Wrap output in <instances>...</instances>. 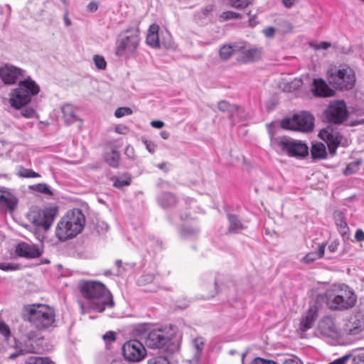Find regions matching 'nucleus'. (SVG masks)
Segmentation results:
<instances>
[{"mask_svg":"<svg viewBox=\"0 0 364 364\" xmlns=\"http://www.w3.org/2000/svg\"><path fill=\"white\" fill-rule=\"evenodd\" d=\"M33 191L51 196L53 192L50 187L46 183H38L32 186Z\"/></svg>","mask_w":364,"mask_h":364,"instance_id":"obj_35","label":"nucleus"},{"mask_svg":"<svg viewBox=\"0 0 364 364\" xmlns=\"http://www.w3.org/2000/svg\"><path fill=\"white\" fill-rule=\"evenodd\" d=\"M311 156L313 159H325L327 156L326 146L322 143H316L311 147Z\"/></svg>","mask_w":364,"mask_h":364,"instance_id":"obj_29","label":"nucleus"},{"mask_svg":"<svg viewBox=\"0 0 364 364\" xmlns=\"http://www.w3.org/2000/svg\"><path fill=\"white\" fill-rule=\"evenodd\" d=\"M39 92V85L31 77H28L23 80H20L18 87L13 90L9 103L16 109H21L28 105L31 97L38 95Z\"/></svg>","mask_w":364,"mask_h":364,"instance_id":"obj_4","label":"nucleus"},{"mask_svg":"<svg viewBox=\"0 0 364 364\" xmlns=\"http://www.w3.org/2000/svg\"><path fill=\"white\" fill-rule=\"evenodd\" d=\"M250 4V0H231L230 5L236 9H243Z\"/></svg>","mask_w":364,"mask_h":364,"instance_id":"obj_41","label":"nucleus"},{"mask_svg":"<svg viewBox=\"0 0 364 364\" xmlns=\"http://www.w3.org/2000/svg\"><path fill=\"white\" fill-rule=\"evenodd\" d=\"M318 136L327 144L330 154L334 155L341 143L342 136L341 134L333 127L328 126L320 131Z\"/></svg>","mask_w":364,"mask_h":364,"instance_id":"obj_14","label":"nucleus"},{"mask_svg":"<svg viewBox=\"0 0 364 364\" xmlns=\"http://www.w3.org/2000/svg\"><path fill=\"white\" fill-rule=\"evenodd\" d=\"M353 364H364V353H360L354 355Z\"/></svg>","mask_w":364,"mask_h":364,"instance_id":"obj_48","label":"nucleus"},{"mask_svg":"<svg viewBox=\"0 0 364 364\" xmlns=\"http://www.w3.org/2000/svg\"><path fill=\"white\" fill-rule=\"evenodd\" d=\"M160 134L161 136L164 139H167L169 136V134L166 131L161 132Z\"/></svg>","mask_w":364,"mask_h":364,"instance_id":"obj_60","label":"nucleus"},{"mask_svg":"<svg viewBox=\"0 0 364 364\" xmlns=\"http://www.w3.org/2000/svg\"><path fill=\"white\" fill-rule=\"evenodd\" d=\"M80 291L87 300L85 306L82 305L84 313L90 311L102 312L107 307L111 308L114 304L112 294L101 282H85L82 284Z\"/></svg>","mask_w":364,"mask_h":364,"instance_id":"obj_1","label":"nucleus"},{"mask_svg":"<svg viewBox=\"0 0 364 364\" xmlns=\"http://www.w3.org/2000/svg\"><path fill=\"white\" fill-rule=\"evenodd\" d=\"M147 364H171L165 356H156L149 359Z\"/></svg>","mask_w":364,"mask_h":364,"instance_id":"obj_40","label":"nucleus"},{"mask_svg":"<svg viewBox=\"0 0 364 364\" xmlns=\"http://www.w3.org/2000/svg\"><path fill=\"white\" fill-rule=\"evenodd\" d=\"M355 238L358 242L364 241V232L360 229H358L355 234Z\"/></svg>","mask_w":364,"mask_h":364,"instance_id":"obj_51","label":"nucleus"},{"mask_svg":"<svg viewBox=\"0 0 364 364\" xmlns=\"http://www.w3.org/2000/svg\"><path fill=\"white\" fill-rule=\"evenodd\" d=\"M26 364H55L48 358L31 356L28 358Z\"/></svg>","mask_w":364,"mask_h":364,"instance_id":"obj_33","label":"nucleus"},{"mask_svg":"<svg viewBox=\"0 0 364 364\" xmlns=\"http://www.w3.org/2000/svg\"><path fill=\"white\" fill-rule=\"evenodd\" d=\"M151 125L154 128L161 129L164 126V123L161 120H154L151 122Z\"/></svg>","mask_w":364,"mask_h":364,"instance_id":"obj_54","label":"nucleus"},{"mask_svg":"<svg viewBox=\"0 0 364 364\" xmlns=\"http://www.w3.org/2000/svg\"><path fill=\"white\" fill-rule=\"evenodd\" d=\"M262 54L263 49L262 48H250L242 52L243 61L247 63L258 60L262 58Z\"/></svg>","mask_w":364,"mask_h":364,"instance_id":"obj_24","label":"nucleus"},{"mask_svg":"<svg viewBox=\"0 0 364 364\" xmlns=\"http://www.w3.org/2000/svg\"><path fill=\"white\" fill-rule=\"evenodd\" d=\"M337 247V245H334V244H331L328 246V250L331 252H333L336 249Z\"/></svg>","mask_w":364,"mask_h":364,"instance_id":"obj_61","label":"nucleus"},{"mask_svg":"<svg viewBox=\"0 0 364 364\" xmlns=\"http://www.w3.org/2000/svg\"><path fill=\"white\" fill-rule=\"evenodd\" d=\"M319 331L326 337L336 338L339 336V331L333 319L326 318L319 323Z\"/></svg>","mask_w":364,"mask_h":364,"instance_id":"obj_19","label":"nucleus"},{"mask_svg":"<svg viewBox=\"0 0 364 364\" xmlns=\"http://www.w3.org/2000/svg\"><path fill=\"white\" fill-rule=\"evenodd\" d=\"M85 216L78 208L69 210L58 223L55 236L61 242L75 237L84 229Z\"/></svg>","mask_w":364,"mask_h":364,"instance_id":"obj_2","label":"nucleus"},{"mask_svg":"<svg viewBox=\"0 0 364 364\" xmlns=\"http://www.w3.org/2000/svg\"><path fill=\"white\" fill-rule=\"evenodd\" d=\"M350 355H345L342 358L336 359L333 362H331L328 364H346V361L349 359Z\"/></svg>","mask_w":364,"mask_h":364,"instance_id":"obj_52","label":"nucleus"},{"mask_svg":"<svg viewBox=\"0 0 364 364\" xmlns=\"http://www.w3.org/2000/svg\"><path fill=\"white\" fill-rule=\"evenodd\" d=\"M336 224L341 235L343 237H348L349 233V228L341 213L338 214L337 217L336 218Z\"/></svg>","mask_w":364,"mask_h":364,"instance_id":"obj_30","label":"nucleus"},{"mask_svg":"<svg viewBox=\"0 0 364 364\" xmlns=\"http://www.w3.org/2000/svg\"><path fill=\"white\" fill-rule=\"evenodd\" d=\"M324 297L327 306L333 311L350 309L357 301L356 294L345 284L332 285L326 291Z\"/></svg>","mask_w":364,"mask_h":364,"instance_id":"obj_3","label":"nucleus"},{"mask_svg":"<svg viewBox=\"0 0 364 364\" xmlns=\"http://www.w3.org/2000/svg\"><path fill=\"white\" fill-rule=\"evenodd\" d=\"M105 161L112 168H117L120 161L119 151L112 147H107L104 154Z\"/></svg>","mask_w":364,"mask_h":364,"instance_id":"obj_23","label":"nucleus"},{"mask_svg":"<svg viewBox=\"0 0 364 364\" xmlns=\"http://www.w3.org/2000/svg\"><path fill=\"white\" fill-rule=\"evenodd\" d=\"M76 112V109L70 105H65L62 107L63 118L67 124H73L77 120Z\"/></svg>","mask_w":364,"mask_h":364,"instance_id":"obj_27","label":"nucleus"},{"mask_svg":"<svg viewBox=\"0 0 364 364\" xmlns=\"http://www.w3.org/2000/svg\"><path fill=\"white\" fill-rule=\"evenodd\" d=\"M157 201L163 208H168L176 203V198L174 195L168 192H164L159 195Z\"/></svg>","mask_w":364,"mask_h":364,"instance_id":"obj_26","label":"nucleus"},{"mask_svg":"<svg viewBox=\"0 0 364 364\" xmlns=\"http://www.w3.org/2000/svg\"><path fill=\"white\" fill-rule=\"evenodd\" d=\"M110 364H124L121 360H112Z\"/></svg>","mask_w":364,"mask_h":364,"instance_id":"obj_63","label":"nucleus"},{"mask_svg":"<svg viewBox=\"0 0 364 364\" xmlns=\"http://www.w3.org/2000/svg\"><path fill=\"white\" fill-rule=\"evenodd\" d=\"M318 316L316 308L310 307L306 314L301 318L298 330L301 333L311 328Z\"/></svg>","mask_w":364,"mask_h":364,"instance_id":"obj_20","label":"nucleus"},{"mask_svg":"<svg viewBox=\"0 0 364 364\" xmlns=\"http://www.w3.org/2000/svg\"><path fill=\"white\" fill-rule=\"evenodd\" d=\"M144 143L146 146V149L148 150V151L149 153H151V154L154 153L155 149H156V146L152 141H148V140H144Z\"/></svg>","mask_w":364,"mask_h":364,"instance_id":"obj_49","label":"nucleus"},{"mask_svg":"<svg viewBox=\"0 0 364 364\" xmlns=\"http://www.w3.org/2000/svg\"><path fill=\"white\" fill-rule=\"evenodd\" d=\"M125 154L130 159L134 156V149L132 146H127L125 149Z\"/></svg>","mask_w":364,"mask_h":364,"instance_id":"obj_55","label":"nucleus"},{"mask_svg":"<svg viewBox=\"0 0 364 364\" xmlns=\"http://www.w3.org/2000/svg\"><path fill=\"white\" fill-rule=\"evenodd\" d=\"M43 252L42 247L25 242H20L16 247V255L27 259L39 257Z\"/></svg>","mask_w":364,"mask_h":364,"instance_id":"obj_18","label":"nucleus"},{"mask_svg":"<svg viewBox=\"0 0 364 364\" xmlns=\"http://www.w3.org/2000/svg\"><path fill=\"white\" fill-rule=\"evenodd\" d=\"M326 245L322 243L318 245L316 252H311L306 254L302 259L301 261L305 263H311L317 259L321 258L325 252Z\"/></svg>","mask_w":364,"mask_h":364,"instance_id":"obj_28","label":"nucleus"},{"mask_svg":"<svg viewBox=\"0 0 364 364\" xmlns=\"http://www.w3.org/2000/svg\"><path fill=\"white\" fill-rule=\"evenodd\" d=\"M26 311L28 321L39 330L51 326L55 321L54 311L47 305L33 304L29 306Z\"/></svg>","mask_w":364,"mask_h":364,"instance_id":"obj_7","label":"nucleus"},{"mask_svg":"<svg viewBox=\"0 0 364 364\" xmlns=\"http://www.w3.org/2000/svg\"><path fill=\"white\" fill-rule=\"evenodd\" d=\"M271 140L273 144L277 145L289 156L303 157L308 154V146L301 141L286 136L272 138Z\"/></svg>","mask_w":364,"mask_h":364,"instance_id":"obj_9","label":"nucleus"},{"mask_svg":"<svg viewBox=\"0 0 364 364\" xmlns=\"http://www.w3.org/2000/svg\"><path fill=\"white\" fill-rule=\"evenodd\" d=\"M314 117L313 115L304 111L294 114L291 118H284L282 121V127L287 129L310 132L314 129Z\"/></svg>","mask_w":364,"mask_h":364,"instance_id":"obj_8","label":"nucleus"},{"mask_svg":"<svg viewBox=\"0 0 364 364\" xmlns=\"http://www.w3.org/2000/svg\"><path fill=\"white\" fill-rule=\"evenodd\" d=\"M180 218H181V220H186V219H188V215H186L185 216H183V215H181L180 216Z\"/></svg>","mask_w":364,"mask_h":364,"instance_id":"obj_64","label":"nucleus"},{"mask_svg":"<svg viewBox=\"0 0 364 364\" xmlns=\"http://www.w3.org/2000/svg\"><path fill=\"white\" fill-rule=\"evenodd\" d=\"M124 358L131 362H139L146 355V350L143 344L137 340H131L122 347Z\"/></svg>","mask_w":364,"mask_h":364,"instance_id":"obj_12","label":"nucleus"},{"mask_svg":"<svg viewBox=\"0 0 364 364\" xmlns=\"http://www.w3.org/2000/svg\"><path fill=\"white\" fill-rule=\"evenodd\" d=\"M87 10L90 12H95L98 9V5L96 2L95 1H91L88 4L87 6Z\"/></svg>","mask_w":364,"mask_h":364,"instance_id":"obj_53","label":"nucleus"},{"mask_svg":"<svg viewBox=\"0 0 364 364\" xmlns=\"http://www.w3.org/2000/svg\"><path fill=\"white\" fill-rule=\"evenodd\" d=\"M234 48L231 45H224L219 50L220 58L223 60H228L234 52Z\"/></svg>","mask_w":364,"mask_h":364,"instance_id":"obj_32","label":"nucleus"},{"mask_svg":"<svg viewBox=\"0 0 364 364\" xmlns=\"http://www.w3.org/2000/svg\"><path fill=\"white\" fill-rule=\"evenodd\" d=\"M199 232L200 230L197 227L186 225L181 228L180 235L183 238L191 239L198 236Z\"/></svg>","mask_w":364,"mask_h":364,"instance_id":"obj_31","label":"nucleus"},{"mask_svg":"<svg viewBox=\"0 0 364 364\" xmlns=\"http://www.w3.org/2000/svg\"><path fill=\"white\" fill-rule=\"evenodd\" d=\"M159 31V25L153 23L149 26L146 38V44L154 48H159L161 45L166 49L172 48L173 46L171 39L167 42L160 43Z\"/></svg>","mask_w":364,"mask_h":364,"instance_id":"obj_17","label":"nucleus"},{"mask_svg":"<svg viewBox=\"0 0 364 364\" xmlns=\"http://www.w3.org/2000/svg\"><path fill=\"white\" fill-rule=\"evenodd\" d=\"M18 200L14 193L5 187H0V211L12 213L17 207Z\"/></svg>","mask_w":364,"mask_h":364,"instance_id":"obj_16","label":"nucleus"},{"mask_svg":"<svg viewBox=\"0 0 364 364\" xmlns=\"http://www.w3.org/2000/svg\"><path fill=\"white\" fill-rule=\"evenodd\" d=\"M326 119L329 123L341 124L348 117L346 105L343 100H336L330 103L324 112Z\"/></svg>","mask_w":364,"mask_h":364,"instance_id":"obj_10","label":"nucleus"},{"mask_svg":"<svg viewBox=\"0 0 364 364\" xmlns=\"http://www.w3.org/2000/svg\"><path fill=\"white\" fill-rule=\"evenodd\" d=\"M25 71L11 64L0 66V77L5 85H14L18 80L24 76Z\"/></svg>","mask_w":364,"mask_h":364,"instance_id":"obj_15","label":"nucleus"},{"mask_svg":"<svg viewBox=\"0 0 364 364\" xmlns=\"http://www.w3.org/2000/svg\"><path fill=\"white\" fill-rule=\"evenodd\" d=\"M139 29L130 27L124 30L116 42L115 55L129 58L133 55L139 45Z\"/></svg>","mask_w":364,"mask_h":364,"instance_id":"obj_5","label":"nucleus"},{"mask_svg":"<svg viewBox=\"0 0 364 364\" xmlns=\"http://www.w3.org/2000/svg\"><path fill=\"white\" fill-rule=\"evenodd\" d=\"M274 32H275V29L272 26L265 28L263 30V33L264 34V36L266 37H268V38L272 37L274 34Z\"/></svg>","mask_w":364,"mask_h":364,"instance_id":"obj_50","label":"nucleus"},{"mask_svg":"<svg viewBox=\"0 0 364 364\" xmlns=\"http://www.w3.org/2000/svg\"><path fill=\"white\" fill-rule=\"evenodd\" d=\"M21 116L25 118H33L36 116V111L31 107H25L21 111Z\"/></svg>","mask_w":364,"mask_h":364,"instance_id":"obj_42","label":"nucleus"},{"mask_svg":"<svg viewBox=\"0 0 364 364\" xmlns=\"http://www.w3.org/2000/svg\"><path fill=\"white\" fill-rule=\"evenodd\" d=\"M251 364H277V363L272 360H267L257 357L252 360Z\"/></svg>","mask_w":364,"mask_h":364,"instance_id":"obj_46","label":"nucleus"},{"mask_svg":"<svg viewBox=\"0 0 364 364\" xmlns=\"http://www.w3.org/2000/svg\"><path fill=\"white\" fill-rule=\"evenodd\" d=\"M93 61L96 68L99 70H105L107 63L105 58L100 55H95L93 56Z\"/></svg>","mask_w":364,"mask_h":364,"instance_id":"obj_36","label":"nucleus"},{"mask_svg":"<svg viewBox=\"0 0 364 364\" xmlns=\"http://www.w3.org/2000/svg\"><path fill=\"white\" fill-rule=\"evenodd\" d=\"M283 364H299V362L293 359H287L284 360Z\"/></svg>","mask_w":364,"mask_h":364,"instance_id":"obj_59","label":"nucleus"},{"mask_svg":"<svg viewBox=\"0 0 364 364\" xmlns=\"http://www.w3.org/2000/svg\"><path fill=\"white\" fill-rule=\"evenodd\" d=\"M63 18H64V21H65V26H70L71 25L72 22H71L70 19L69 18L68 15L67 14H65L64 15Z\"/></svg>","mask_w":364,"mask_h":364,"instance_id":"obj_58","label":"nucleus"},{"mask_svg":"<svg viewBox=\"0 0 364 364\" xmlns=\"http://www.w3.org/2000/svg\"><path fill=\"white\" fill-rule=\"evenodd\" d=\"M131 183V178H117L114 182V186L116 188H122L125 186H129Z\"/></svg>","mask_w":364,"mask_h":364,"instance_id":"obj_43","label":"nucleus"},{"mask_svg":"<svg viewBox=\"0 0 364 364\" xmlns=\"http://www.w3.org/2000/svg\"><path fill=\"white\" fill-rule=\"evenodd\" d=\"M218 109L222 112L231 111L234 106L229 104L227 101L222 100L218 104Z\"/></svg>","mask_w":364,"mask_h":364,"instance_id":"obj_44","label":"nucleus"},{"mask_svg":"<svg viewBox=\"0 0 364 364\" xmlns=\"http://www.w3.org/2000/svg\"><path fill=\"white\" fill-rule=\"evenodd\" d=\"M242 17L243 16L241 14L231 11H224L220 15V18L221 21H227L234 18H242Z\"/></svg>","mask_w":364,"mask_h":364,"instance_id":"obj_34","label":"nucleus"},{"mask_svg":"<svg viewBox=\"0 0 364 364\" xmlns=\"http://www.w3.org/2000/svg\"><path fill=\"white\" fill-rule=\"evenodd\" d=\"M331 46V44L328 42H321L318 46H317V48L318 49H323V50H326L327 48H328L329 47Z\"/></svg>","mask_w":364,"mask_h":364,"instance_id":"obj_56","label":"nucleus"},{"mask_svg":"<svg viewBox=\"0 0 364 364\" xmlns=\"http://www.w3.org/2000/svg\"><path fill=\"white\" fill-rule=\"evenodd\" d=\"M103 340L107 343H112L115 341V334L113 331H108L102 336Z\"/></svg>","mask_w":364,"mask_h":364,"instance_id":"obj_47","label":"nucleus"},{"mask_svg":"<svg viewBox=\"0 0 364 364\" xmlns=\"http://www.w3.org/2000/svg\"><path fill=\"white\" fill-rule=\"evenodd\" d=\"M329 83L336 89L350 90L355 82L354 71L348 66L333 65L327 71Z\"/></svg>","mask_w":364,"mask_h":364,"instance_id":"obj_6","label":"nucleus"},{"mask_svg":"<svg viewBox=\"0 0 364 364\" xmlns=\"http://www.w3.org/2000/svg\"><path fill=\"white\" fill-rule=\"evenodd\" d=\"M360 161L350 163L345 168L343 173L346 176L356 173L359 169Z\"/></svg>","mask_w":364,"mask_h":364,"instance_id":"obj_37","label":"nucleus"},{"mask_svg":"<svg viewBox=\"0 0 364 364\" xmlns=\"http://www.w3.org/2000/svg\"><path fill=\"white\" fill-rule=\"evenodd\" d=\"M214 291H211V293L207 296V298L213 297L214 295L218 292V286L215 280L213 282Z\"/></svg>","mask_w":364,"mask_h":364,"instance_id":"obj_57","label":"nucleus"},{"mask_svg":"<svg viewBox=\"0 0 364 364\" xmlns=\"http://www.w3.org/2000/svg\"><path fill=\"white\" fill-rule=\"evenodd\" d=\"M122 260L120 259H117L116 260L115 262V264L118 267H120L122 266Z\"/></svg>","mask_w":364,"mask_h":364,"instance_id":"obj_62","label":"nucleus"},{"mask_svg":"<svg viewBox=\"0 0 364 364\" xmlns=\"http://www.w3.org/2000/svg\"><path fill=\"white\" fill-rule=\"evenodd\" d=\"M18 269V265L11 263H0V269L4 271H14Z\"/></svg>","mask_w":364,"mask_h":364,"instance_id":"obj_45","label":"nucleus"},{"mask_svg":"<svg viewBox=\"0 0 364 364\" xmlns=\"http://www.w3.org/2000/svg\"><path fill=\"white\" fill-rule=\"evenodd\" d=\"M18 176L23 178H36L40 176L39 173L28 168H21L18 172Z\"/></svg>","mask_w":364,"mask_h":364,"instance_id":"obj_38","label":"nucleus"},{"mask_svg":"<svg viewBox=\"0 0 364 364\" xmlns=\"http://www.w3.org/2000/svg\"><path fill=\"white\" fill-rule=\"evenodd\" d=\"M228 220L229 222L228 231L231 233H237L246 228V226L236 215L228 214Z\"/></svg>","mask_w":364,"mask_h":364,"instance_id":"obj_25","label":"nucleus"},{"mask_svg":"<svg viewBox=\"0 0 364 364\" xmlns=\"http://www.w3.org/2000/svg\"><path fill=\"white\" fill-rule=\"evenodd\" d=\"M171 337L162 329L150 331L145 337V344L149 348L162 349L171 342Z\"/></svg>","mask_w":364,"mask_h":364,"instance_id":"obj_13","label":"nucleus"},{"mask_svg":"<svg viewBox=\"0 0 364 364\" xmlns=\"http://www.w3.org/2000/svg\"><path fill=\"white\" fill-rule=\"evenodd\" d=\"M57 208H46L35 213L33 215L32 221L38 229H42L44 231H47L50 229L54 219L57 216Z\"/></svg>","mask_w":364,"mask_h":364,"instance_id":"obj_11","label":"nucleus"},{"mask_svg":"<svg viewBox=\"0 0 364 364\" xmlns=\"http://www.w3.org/2000/svg\"><path fill=\"white\" fill-rule=\"evenodd\" d=\"M311 91L316 97H326L334 94V91L331 90L326 82L321 78L314 80Z\"/></svg>","mask_w":364,"mask_h":364,"instance_id":"obj_21","label":"nucleus"},{"mask_svg":"<svg viewBox=\"0 0 364 364\" xmlns=\"http://www.w3.org/2000/svg\"><path fill=\"white\" fill-rule=\"evenodd\" d=\"M364 328V320L360 316L350 317L345 325V331L350 335H358Z\"/></svg>","mask_w":364,"mask_h":364,"instance_id":"obj_22","label":"nucleus"},{"mask_svg":"<svg viewBox=\"0 0 364 364\" xmlns=\"http://www.w3.org/2000/svg\"><path fill=\"white\" fill-rule=\"evenodd\" d=\"M132 114V110L129 107H119L114 112V116L117 118L122 117L125 115H130Z\"/></svg>","mask_w":364,"mask_h":364,"instance_id":"obj_39","label":"nucleus"}]
</instances>
